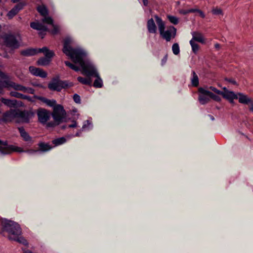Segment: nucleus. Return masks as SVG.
<instances>
[{
    "label": "nucleus",
    "instance_id": "nucleus-1",
    "mask_svg": "<svg viewBox=\"0 0 253 253\" xmlns=\"http://www.w3.org/2000/svg\"><path fill=\"white\" fill-rule=\"evenodd\" d=\"M72 40L66 38L64 40L63 52L69 56L75 63L79 64L82 70V74L87 77L94 76L96 77L93 86L96 88L103 86V81L100 77L97 70L94 65L86 57V53L80 48H73L71 47Z\"/></svg>",
    "mask_w": 253,
    "mask_h": 253
},
{
    "label": "nucleus",
    "instance_id": "nucleus-2",
    "mask_svg": "<svg viewBox=\"0 0 253 253\" xmlns=\"http://www.w3.org/2000/svg\"><path fill=\"white\" fill-rule=\"evenodd\" d=\"M0 222L2 232L7 234L9 240L25 245L28 244L27 241L21 236V228L17 223L6 219H1Z\"/></svg>",
    "mask_w": 253,
    "mask_h": 253
},
{
    "label": "nucleus",
    "instance_id": "nucleus-3",
    "mask_svg": "<svg viewBox=\"0 0 253 253\" xmlns=\"http://www.w3.org/2000/svg\"><path fill=\"white\" fill-rule=\"evenodd\" d=\"M7 88L8 89L12 88L16 91H22L24 93L33 94L35 93V89L33 88L26 87L22 84L15 83L11 81L8 78L0 83V94H3V88Z\"/></svg>",
    "mask_w": 253,
    "mask_h": 253
},
{
    "label": "nucleus",
    "instance_id": "nucleus-4",
    "mask_svg": "<svg viewBox=\"0 0 253 253\" xmlns=\"http://www.w3.org/2000/svg\"><path fill=\"white\" fill-rule=\"evenodd\" d=\"M156 23L158 26L161 36L167 42H169L176 35V30L173 26H170L165 31V24L162 19L157 15L154 16Z\"/></svg>",
    "mask_w": 253,
    "mask_h": 253
},
{
    "label": "nucleus",
    "instance_id": "nucleus-5",
    "mask_svg": "<svg viewBox=\"0 0 253 253\" xmlns=\"http://www.w3.org/2000/svg\"><path fill=\"white\" fill-rule=\"evenodd\" d=\"M39 52H43L45 57H42L38 60V64L41 66H46L49 64L51 61V58L54 56L53 51L49 50L46 47L39 48Z\"/></svg>",
    "mask_w": 253,
    "mask_h": 253
},
{
    "label": "nucleus",
    "instance_id": "nucleus-6",
    "mask_svg": "<svg viewBox=\"0 0 253 253\" xmlns=\"http://www.w3.org/2000/svg\"><path fill=\"white\" fill-rule=\"evenodd\" d=\"M13 152H23L21 147L14 145H8L6 142L0 140V153L2 154H9Z\"/></svg>",
    "mask_w": 253,
    "mask_h": 253
},
{
    "label": "nucleus",
    "instance_id": "nucleus-7",
    "mask_svg": "<svg viewBox=\"0 0 253 253\" xmlns=\"http://www.w3.org/2000/svg\"><path fill=\"white\" fill-rule=\"evenodd\" d=\"M65 111L63 107L60 105H57L53 108V112L52 113V117L56 125H58L63 120L64 115Z\"/></svg>",
    "mask_w": 253,
    "mask_h": 253
},
{
    "label": "nucleus",
    "instance_id": "nucleus-8",
    "mask_svg": "<svg viewBox=\"0 0 253 253\" xmlns=\"http://www.w3.org/2000/svg\"><path fill=\"white\" fill-rule=\"evenodd\" d=\"M5 44L9 47L16 48L19 46L17 37L12 34H5L3 36Z\"/></svg>",
    "mask_w": 253,
    "mask_h": 253
},
{
    "label": "nucleus",
    "instance_id": "nucleus-9",
    "mask_svg": "<svg viewBox=\"0 0 253 253\" xmlns=\"http://www.w3.org/2000/svg\"><path fill=\"white\" fill-rule=\"evenodd\" d=\"M198 100L201 104L204 105L210 101L209 90L203 87H200L198 89Z\"/></svg>",
    "mask_w": 253,
    "mask_h": 253
},
{
    "label": "nucleus",
    "instance_id": "nucleus-10",
    "mask_svg": "<svg viewBox=\"0 0 253 253\" xmlns=\"http://www.w3.org/2000/svg\"><path fill=\"white\" fill-rule=\"evenodd\" d=\"M68 86L67 82L61 81H54L48 84V88L52 90L60 91L63 88Z\"/></svg>",
    "mask_w": 253,
    "mask_h": 253
},
{
    "label": "nucleus",
    "instance_id": "nucleus-11",
    "mask_svg": "<svg viewBox=\"0 0 253 253\" xmlns=\"http://www.w3.org/2000/svg\"><path fill=\"white\" fill-rule=\"evenodd\" d=\"M30 27L33 29L39 31V35L41 36L42 38H43L45 35V33H43L48 31L46 26L38 22H31L30 23Z\"/></svg>",
    "mask_w": 253,
    "mask_h": 253
},
{
    "label": "nucleus",
    "instance_id": "nucleus-12",
    "mask_svg": "<svg viewBox=\"0 0 253 253\" xmlns=\"http://www.w3.org/2000/svg\"><path fill=\"white\" fill-rule=\"evenodd\" d=\"M17 110H10L3 114L2 120L4 122H10L15 120L16 121Z\"/></svg>",
    "mask_w": 253,
    "mask_h": 253
},
{
    "label": "nucleus",
    "instance_id": "nucleus-13",
    "mask_svg": "<svg viewBox=\"0 0 253 253\" xmlns=\"http://www.w3.org/2000/svg\"><path fill=\"white\" fill-rule=\"evenodd\" d=\"M37 115L39 121L42 123H45L50 117L49 113L43 109H39Z\"/></svg>",
    "mask_w": 253,
    "mask_h": 253
},
{
    "label": "nucleus",
    "instance_id": "nucleus-14",
    "mask_svg": "<svg viewBox=\"0 0 253 253\" xmlns=\"http://www.w3.org/2000/svg\"><path fill=\"white\" fill-rule=\"evenodd\" d=\"M29 70L30 73L34 76H39L42 78H46L47 76L46 72L40 68L30 66L29 68Z\"/></svg>",
    "mask_w": 253,
    "mask_h": 253
},
{
    "label": "nucleus",
    "instance_id": "nucleus-15",
    "mask_svg": "<svg viewBox=\"0 0 253 253\" xmlns=\"http://www.w3.org/2000/svg\"><path fill=\"white\" fill-rule=\"evenodd\" d=\"M29 120V115L27 113L19 110H17L16 122L28 123Z\"/></svg>",
    "mask_w": 253,
    "mask_h": 253
},
{
    "label": "nucleus",
    "instance_id": "nucleus-16",
    "mask_svg": "<svg viewBox=\"0 0 253 253\" xmlns=\"http://www.w3.org/2000/svg\"><path fill=\"white\" fill-rule=\"evenodd\" d=\"M221 95L225 99L229 100L230 103H233L235 99L238 98V95L233 91L226 90L225 92H222Z\"/></svg>",
    "mask_w": 253,
    "mask_h": 253
},
{
    "label": "nucleus",
    "instance_id": "nucleus-17",
    "mask_svg": "<svg viewBox=\"0 0 253 253\" xmlns=\"http://www.w3.org/2000/svg\"><path fill=\"white\" fill-rule=\"evenodd\" d=\"M24 4L22 3H18L14 6L11 10H10L7 13V16L9 19L13 18L18 11L23 8Z\"/></svg>",
    "mask_w": 253,
    "mask_h": 253
},
{
    "label": "nucleus",
    "instance_id": "nucleus-18",
    "mask_svg": "<svg viewBox=\"0 0 253 253\" xmlns=\"http://www.w3.org/2000/svg\"><path fill=\"white\" fill-rule=\"evenodd\" d=\"M238 98L239 102L242 104H250L251 102H253V99L249 97L247 95L244 94L242 93H238Z\"/></svg>",
    "mask_w": 253,
    "mask_h": 253
},
{
    "label": "nucleus",
    "instance_id": "nucleus-19",
    "mask_svg": "<svg viewBox=\"0 0 253 253\" xmlns=\"http://www.w3.org/2000/svg\"><path fill=\"white\" fill-rule=\"evenodd\" d=\"M0 100L4 105L9 107H16L20 105L19 103H21V102L18 101L16 100H10L3 97L0 99Z\"/></svg>",
    "mask_w": 253,
    "mask_h": 253
},
{
    "label": "nucleus",
    "instance_id": "nucleus-20",
    "mask_svg": "<svg viewBox=\"0 0 253 253\" xmlns=\"http://www.w3.org/2000/svg\"><path fill=\"white\" fill-rule=\"evenodd\" d=\"M191 35L192 36V39L191 40L202 43H204L205 42V39L203 35L201 33L193 32L191 33Z\"/></svg>",
    "mask_w": 253,
    "mask_h": 253
},
{
    "label": "nucleus",
    "instance_id": "nucleus-21",
    "mask_svg": "<svg viewBox=\"0 0 253 253\" xmlns=\"http://www.w3.org/2000/svg\"><path fill=\"white\" fill-rule=\"evenodd\" d=\"M147 28L150 33H156L157 27L153 18L149 19L147 23Z\"/></svg>",
    "mask_w": 253,
    "mask_h": 253
},
{
    "label": "nucleus",
    "instance_id": "nucleus-22",
    "mask_svg": "<svg viewBox=\"0 0 253 253\" xmlns=\"http://www.w3.org/2000/svg\"><path fill=\"white\" fill-rule=\"evenodd\" d=\"M18 130L20 133V135L25 141L28 142H32V137L30 136L28 133L25 131V129L23 127H19Z\"/></svg>",
    "mask_w": 253,
    "mask_h": 253
},
{
    "label": "nucleus",
    "instance_id": "nucleus-23",
    "mask_svg": "<svg viewBox=\"0 0 253 253\" xmlns=\"http://www.w3.org/2000/svg\"><path fill=\"white\" fill-rule=\"evenodd\" d=\"M39 52V49L30 48L21 51V54L24 56H32L36 54Z\"/></svg>",
    "mask_w": 253,
    "mask_h": 253
},
{
    "label": "nucleus",
    "instance_id": "nucleus-24",
    "mask_svg": "<svg viewBox=\"0 0 253 253\" xmlns=\"http://www.w3.org/2000/svg\"><path fill=\"white\" fill-rule=\"evenodd\" d=\"M68 139H69V137H61L53 139L52 141V143L54 145V146H57L65 143L67 141Z\"/></svg>",
    "mask_w": 253,
    "mask_h": 253
},
{
    "label": "nucleus",
    "instance_id": "nucleus-25",
    "mask_svg": "<svg viewBox=\"0 0 253 253\" xmlns=\"http://www.w3.org/2000/svg\"><path fill=\"white\" fill-rule=\"evenodd\" d=\"M40 150L42 152H46L52 148L48 143H45L44 142H41L39 144Z\"/></svg>",
    "mask_w": 253,
    "mask_h": 253
},
{
    "label": "nucleus",
    "instance_id": "nucleus-26",
    "mask_svg": "<svg viewBox=\"0 0 253 253\" xmlns=\"http://www.w3.org/2000/svg\"><path fill=\"white\" fill-rule=\"evenodd\" d=\"M77 80L80 83L83 84L90 85L92 83V80L90 78H83L82 77H78Z\"/></svg>",
    "mask_w": 253,
    "mask_h": 253
},
{
    "label": "nucleus",
    "instance_id": "nucleus-27",
    "mask_svg": "<svg viewBox=\"0 0 253 253\" xmlns=\"http://www.w3.org/2000/svg\"><path fill=\"white\" fill-rule=\"evenodd\" d=\"M37 10L42 16H45L48 15V10L43 5L38 6L37 7Z\"/></svg>",
    "mask_w": 253,
    "mask_h": 253
},
{
    "label": "nucleus",
    "instance_id": "nucleus-28",
    "mask_svg": "<svg viewBox=\"0 0 253 253\" xmlns=\"http://www.w3.org/2000/svg\"><path fill=\"white\" fill-rule=\"evenodd\" d=\"M193 77L191 79V83L194 86H197L199 85V79L198 76L194 71L192 72Z\"/></svg>",
    "mask_w": 253,
    "mask_h": 253
},
{
    "label": "nucleus",
    "instance_id": "nucleus-29",
    "mask_svg": "<svg viewBox=\"0 0 253 253\" xmlns=\"http://www.w3.org/2000/svg\"><path fill=\"white\" fill-rule=\"evenodd\" d=\"M190 44L192 47L193 52L194 53L196 54L199 49V45L197 43H196L195 42L192 40L190 41Z\"/></svg>",
    "mask_w": 253,
    "mask_h": 253
},
{
    "label": "nucleus",
    "instance_id": "nucleus-30",
    "mask_svg": "<svg viewBox=\"0 0 253 253\" xmlns=\"http://www.w3.org/2000/svg\"><path fill=\"white\" fill-rule=\"evenodd\" d=\"M65 64H66V66H68L71 69H72V70H73L76 72H78L80 70V68L79 67L69 62V61H65Z\"/></svg>",
    "mask_w": 253,
    "mask_h": 253
},
{
    "label": "nucleus",
    "instance_id": "nucleus-31",
    "mask_svg": "<svg viewBox=\"0 0 253 253\" xmlns=\"http://www.w3.org/2000/svg\"><path fill=\"white\" fill-rule=\"evenodd\" d=\"M172 50L174 54L177 55L179 54L180 50L178 43H175L172 45Z\"/></svg>",
    "mask_w": 253,
    "mask_h": 253
},
{
    "label": "nucleus",
    "instance_id": "nucleus-32",
    "mask_svg": "<svg viewBox=\"0 0 253 253\" xmlns=\"http://www.w3.org/2000/svg\"><path fill=\"white\" fill-rule=\"evenodd\" d=\"M43 17L44 18L42 20V22L48 24H50L51 25H52V24H53V20L50 17H48L47 16Z\"/></svg>",
    "mask_w": 253,
    "mask_h": 253
},
{
    "label": "nucleus",
    "instance_id": "nucleus-33",
    "mask_svg": "<svg viewBox=\"0 0 253 253\" xmlns=\"http://www.w3.org/2000/svg\"><path fill=\"white\" fill-rule=\"evenodd\" d=\"M43 17L44 18L42 20V22L48 24H50L51 25H52V24H53V20L50 17H48L47 16Z\"/></svg>",
    "mask_w": 253,
    "mask_h": 253
},
{
    "label": "nucleus",
    "instance_id": "nucleus-34",
    "mask_svg": "<svg viewBox=\"0 0 253 253\" xmlns=\"http://www.w3.org/2000/svg\"><path fill=\"white\" fill-rule=\"evenodd\" d=\"M211 12L213 15H223V12L221 9L218 7L213 8L211 10Z\"/></svg>",
    "mask_w": 253,
    "mask_h": 253
},
{
    "label": "nucleus",
    "instance_id": "nucleus-35",
    "mask_svg": "<svg viewBox=\"0 0 253 253\" xmlns=\"http://www.w3.org/2000/svg\"><path fill=\"white\" fill-rule=\"evenodd\" d=\"M168 18L171 23L174 25L177 24L178 22V19L175 16L169 15Z\"/></svg>",
    "mask_w": 253,
    "mask_h": 253
},
{
    "label": "nucleus",
    "instance_id": "nucleus-36",
    "mask_svg": "<svg viewBox=\"0 0 253 253\" xmlns=\"http://www.w3.org/2000/svg\"><path fill=\"white\" fill-rule=\"evenodd\" d=\"M10 95L17 98H22L23 94L18 92L17 91H12L10 92Z\"/></svg>",
    "mask_w": 253,
    "mask_h": 253
},
{
    "label": "nucleus",
    "instance_id": "nucleus-37",
    "mask_svg": "<svg viewBox=\"0 0 253 253\" xmlns=\"http://www.w3.org/2000/svg\"><path fill=\"white\" fill-rule=\"evenodd\" d=\"M210 99H212L213 100L220 102L221 101V98L219 96L213 94L212 92L210 91Z\"/></svg>",
    "mask_w": 253,
    "mask_h": 253
},
{
    "label": "nucleus",
    "instance_id": "nucleus-38",
    "mask_svg": "<svg viewBox=\"0 0 253 253\" xmlns=\"http://www.w3.org/2000/svg\"><path fill=\"white\" fill-rule=\"evenodd\" d=\"M47 105H48V106H50V107H53V108L54 107V106H56V102L55 100L54 99H52V100H49V99H48L46 101V102L45 103Z\"/></svg>",
    "mask_w": 253,
    "mask_h": 253
},
{
    "label": "nucleus",
    "instance_id": "nucleus-39",
    "mask_svg": "<svg viewBox=\"0 0 253 253\" xmlns=\"http://www.w3.org/2000/svg\"><path fill=\"white\" fill-rule=\"evenodd\" d=\"M53 27V29L50 31L52 34L55 35L57 34L59 30V27L57 26L54 25V24L51 25Z\"/></svg>",
    "mask_w": 253,
    "mask_h": 253
},
{
    "label": "nucleus",
    "instance_id": "nucleus-40",
    "mask_svg": "<svg viewBox=\"0 0 253 253\" xmlns=\"http://www.w3.org/2000/svg\"><path fill=\"white\" fill-rule=\"evenodd\" d=\"M90 125H91V123L89 121L87 120V121H85L84 122V124L83 126H82V130H83L84 129H85L86 128L89 129L90 128L89 126H90Z\"/></svg>",
    "mask_w": 253,
    "mask_h": 253
},
{
    "label": "nucleus",
    "instance_id": "nucleus-41",
    "mask_svg": "<svg viewBox=\"0 0 253 253\" xmlns=\"http://www.w3.org/2000/svg\"><path fill=\"white\" fill-rule=\"evenodd\" d=\"M208 88L209 89L213 91L214 92L216 93L217 94L221 95V94L222 93V91L217 89L214 86H211Z\"/></svg>",
    "mask_w": 253,
    "mask_h": 253
},
{
    "label": "nucleus",
    "instance_id": "nucleus-42",
    "mask_svg": "<svg viewBox=\"0 0 253 253\" xmlns=\"http://www.w3.org/2000/svg\"><path fill=\"white\" fill-rule=\"evenodd\" d=\"M73 99L74 101L77 103H81V98L80 96L77 94H75L73 96Z\"/></svg>",
    "mask_w": 253,
    "mask_h": 253
},
{
    "label": "nucleus",
    "instance_id": "nucleus-43",
    "mask_svg": "<svg viewBox=\"0 0 253 253\" xmlns=\"http://www.w3.org/2000/svg\"><path fill=\"white\" fill-rule=\"evenodd\" d=\"M34 97L36 99H37L40 101H41L42 102L44 103H46V101L47 100V98H45V97H42V96H37V95H35L34 96Z\"/></svg>",
    "mask_w": 253,
    "mask_h": 253
},
{
    "label": "nucleus",
    "instance_id": "nucleus-44",
    "mask_svg": "<svg viewBox=\"0 0 253 253\" xmlns=\"http://www.w3.org/2000/svg\"><path fill=\"white\" fill-rule=\"evenodd\" d=\"M8 77H9V76L8 75H7L4 73L1 72L0 70V78L2 79H4V80H7L8 78Z\"/></svg>",
    "mask_w": 253,
    "mask_h": 253
},
{
    "label": "nucleus",
    "instance_id": "nucleus-45",
    "mask_svg": "<svg viewBox=\"0 0 253 253\" xmlns=\"http://www.w3.org/2000/svg\"><path fill=\"white\" fill-rule=\"evenodd\" d=\"M23 99H26L30 102H33L34 101L32 100L31 97L29 96H27L24 94H23L22 98Z\"/></svg>",
    "mask_w": 253,
    "mask_h": 253
},
{
    "label": "nucleus",
    "instance_id": "nucleus-46",
    "mask_svg": "<svg viewBox=\"0 0 253 253\" xmlns=\"http://www.w3.org/2000/svg\"><path fill=\"white\" fill-rule=\"evenodd\" d=\"M197 12L199 14V16H201L202 18H204L205 17V15L202 10L198 9Z\"/></svg>",
    "mask_w": 253,
    "mask_h": 253
},
{
    "label": "nucleus",
    "instance_id": "nucleus-47",
    "mask_svg": "<svg viewBox=\"0 0 253 253\" xmlns=\"http://www.w3.org/2000/svg\"><path fill=\"white\" fill-rule=\"evenodd\" d=\"M77 126V124L76 122H73L72 124L69 125V127H76Z\"/></svg>",
    "mask_w": 253,
    "mask_h": 253
},
{
    "label": "nucleus",
    "instance_id": "nucleus-48",
    "mask_svg": "<svg viewBox=\"0 0 253 253\" xmlns=\"http://www.w3.org/2000/svg\"><path fill=\"white\" fill-rule=\"evenodd\" d=\"M180 12L181 14L185 15V14H187L189 13V10H188V9H187V10H180Z\"/></svg>",
    "mask_w": 253,
    "mask_h": 253
},
{
    "label": "nucleus",
    "instance_id": "nucleus-49",
    "mask_svg": "<svg viewBox=\"0 0 253 253\" xmlns=\"http://www.w3.org/2000/svg\"><path fill=\"white\" fill-rule=\"evenodd\" d=\"M28 153L30 154H33L35 153H36L37 152H38V150H29L28 151H27Z\"/></svg>",
    "mask_w": 253,
    "mask_h": 253
},
{
    "label": "nucleus",
    "instance_id": "nucleus-50",
    "mask_svg": "<svg viewBox=\"0 0 253 253\" xmlns=\"http://www.w3.org/2000/svg\"><path fill=\"white\" fill-rule=\"evenodd\" d=\"M197 9H194V8L189 9H188L189 13L196 12H197Z\"/></svg>",
    "mask_w": 253,
    "mask_h": 253
},
{
    "label": "nucleus",
    "instance_id": "nucleus-51",
    "mask_svg": "<svg viewBox=\"0 0 253 253\" xmlns=\"http://www.w3.org/2000/svg\"><path fill=\"white\" fill-rule=\"evenodd\" d=\"M226 80L228 82L231 83H232L233 84H236V82L234 80H232V79H226Z\"/></svg>",
    "mask_w": 253,
    "mask_h": 253
},
{
    "label": "nucleus",
    "instance_id": "nucleus-52",
    "mask_svg": "<svg viewBox=\"0 0 253 253\" xmlns=\"http://www.w3.org/2000/svg\"><path fill=\"white\" fill-rule=\"evenodd\" d=\"M250 110L253 112V102H251L250 104Z\"/></svg>",
    "mask_w": 253,
    "mask_h": 253
},
{
    "label": "nucleus",
    "instance_id": "nucleus-53",
    "mask_svg": "<svg viewBox=\"0 0 253 253\" xmlns=\"http://www.w3.org/2000/svg\"><path fill=\"white\" fill-rule=\"evenodd\" d=\"M143 3L145 6L147 5L148 3V0H143Z\"/></svg>",
    "mask_w": 253,
    "mask_h": 253
},
{
    "label": "nucleus",
    "instance_id": "nucleus-54",
    "mask_svg": "<svg viewBox=\"0 0 253 253\" xmlns=\"http://www.w3.org/2000/svg\"><path fill=\"white\" fill-rule=\"evenodd\" d=\"M167 57L166 56V57H165V58L162 60V64H165V63H166V61H167Z\"/></svg>",
    "mask_w": 253,
    "mask_h": 253
},
{
    "label": "nucleus",
    "instance_id": "nucleus-55",
    "mask_svg": "<svg viewBox=\"0 0 253 253\" xmlns=\"http://www.w3.org/2000/svg\"><path fill=\"white\" fill-rule=\"evenodd\" d=\"M214 47H215V48H219L220 47V44H218V43H216V44H215V45H214Z\"/></svg>",
    "mask_w": 253,
    "mask_h": 253
},
{
    "label": "nucleus",
    "instance_id": "nucleus-56",
    "mask_svg": "<svg viewBox=\"0 0 253 253\" xmlns=\"http://www.w3.org/2000/svg\"><path fill=\"white\" fill-rule=\"evenodd\" d=\"M54 125H55V124H54V123L51 124V123H49L48 124V126H53Z\"/></svg>",
    "mask_w": 253,
    "mask_h": 253
},
{
    "label": "nucleus",
    "instance_id": "nucleus-57",
    "mask_svg": "<svg viewBox=\"0 0 253 253\" xmlns=\"http://www.w3.org/2000/svg\"><path fill=\"white\" fill-rule=\"evenodd\" d=\"M24 253H33L30 250H26L24 252Z\"/></svg>",
    "mask_w": 253,
    "mask_h": 253
},
{
    "label": "nucleus",
    "instance_id": "nucleus-58",
    "mask_svg": "<svg viewBox=\"0 0 253 253\" xmlns=\"http://www.w3.org/2000/svg\"><path fill=\"white\" fill-rule=\"evenodd\" d=\"M21 0H12V1L13 2V3H16V2H19V1H20Z\"/></svg>",
    "mask_w": 253,
    "mask_h": 253
},
{
    "label": "nucleus",
    "instance_id": "nucleus-59",
    "mask_svg": "<svg viewBox=\"0 0 253 253\" xmlns=\"http://www.w3.org/2000/svg\"><path fill=\"white\" fill-rule=\"evenodd\" d=\"M210 118H211V120H212V121H213V120H214V117H213L212 116L210 115Z\"/></svg>",
    "mask_w": 253,
    "mask_h": 253
},
{
    "label": "nucleus",
    "instance_id": "nucleus-60",
    "mask_svg": "<svg viewBox=\"0 0 253 253\" xmlns=\"http://www.w3.org/2000/svg\"><path fill=\"white\" fill-rule=\"evenodd\" d=\"M224 91L223 92H225L226 90H228L226 87H223Z\"/></svg>",
    "mask_w": 253,
    "mask_h": 253
},
{
    "label": "nucleus",
    "instance_id": "nucleus-61",
    "mask_svg": "<svg viewBox=\"0 0 253 253\" xmlns=\"http://www.w3.org/2000/svg\"><path fill=\"white\" fill-rule=\"evenodd\" d=\"M75 136H80V134H79V133H78H78H77L76 134Z\"/></svg>",
    "mask_w": 253,
    "mask_h": 253
},
{
    "label": "nucleus",
    "instance_id": "nucleus-62",
    "mask_svg": "<svg viewBox=\"0 0 253 253\" xmlns=\"http://www.w3.org/2000/svg\"><path fill=\"white\" fill-rule=\"evenodd\" d=\"M1 113V112L0 111V113Z\"/></svg>",
    "mask_w": 253,
    "mask_h": 253
}]
</instances>
